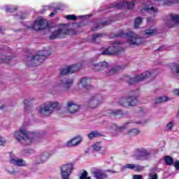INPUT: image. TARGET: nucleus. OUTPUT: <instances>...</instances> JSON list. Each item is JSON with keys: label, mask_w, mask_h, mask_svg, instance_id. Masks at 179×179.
Returning <instances> with one entry per match:
<instances>
[{"label": "nucleus", "mask_w": 179, "mask_h": 179, "mask_svg": "<svg viewBox=\"0 0 179 179\" xmlns=\"http://www.w3.org/2000/svg\"><path fill=\"white\" fill-rule=\"evenodd\" d=\"M53 28H50V31H52L50 38V40H55V38H65L66 36H73L76 34L73 29H69V25L66 24H62L58 26L54 31Z\"/></svg>", "instance_id": "nucleus-1"}, {"label": "nucleus", "mask_w": 179, "mask_h": 179, "mask_svg": "<svg viewBox=\"0 0 179 179\" xmlns=\"http://www.w3.org/2000/svg\"><path fill=\"white\" fill-rule=\"evenodd\" d=\"M34 134L27 131L24 126H22L19 131L14 133V136L18 142H21L25 146L27 145H31L34 141V137H33Z\"/></svg>", "instance_id": "nucleus-2"}, {"label": "nucleus", "mask_w": 179, "mask_h": 179, "mask_svg": "<svg viewBox=\"0 0 179 179\" xmlns=\"http://www.w3.org/2000/svg\"><path fill=\"white\" fill-rule=\"evenodd\" d=\"M92 69L96 72L101 71L105 76H113L120 69H122V67L118 66L116 68L110 69L108 63L106 62H101L98 64L92 65Z\"/></svg>", "instance_id": "nucleus-3"}, {"label": "nucleus", "mask_w": 179, "mask_h": 179, "mask_svg": "<svg viewBox=\"0 0 179 179\" xmlns=\"http://www.w3.org/2000/svg\"><path fill=\"white\" fill-rule=\"evenodd\" d=\"M115 37H122L123 38H126L127 43L130 45H139L140 44H142V38H140L136 34L132 31L125 33L124 31H120Z\"/></svg>", "instance_id": "nucleus-4"}, {"label": "nucleus", "mask_w": 179, "mask_h": 179, "mask_svg": "<svg viewBox=\"0 0 179 179\" xmlns=\"http://www.w3.org/2000/svg\"><path fill=\"white\" fill-rule=\"evenodd\" d=\"M153 153H155V150H153L140 148L134 150L132 157L136 159V160H150V157L153 156Z\"/></svg>", "instance_id": "nucleus-5"}, {"label": "nucleus", "mask_w": 179, "mask_h": 179, "mask_svg": "<svg viewBox=\"0 0 179 179\" xmlns=\"http://www.w3.org/2000/svg\"><path fill=\"white\" fill-rule=\"evenodd\" d=\"M58 108V102L48 101L41 106L38 109V114L41 117H48L54 112V110Z\"/></svg>", "instance_id": "nucleus-6"}, {"label": "nucleus", "mask_w": 179, "mask_h": 179, "mask_svg": "<svg viewBox=\"0 0 179 179\" xmlns=\"http://www.w3.org/2000/svg\"><path fill=\"white\" fill-rule=\"evenodd\" d=\"M155 76L154 72L145 71L142 73L141 74L136 75L135 77L125 76L124 78V80L127 82L129 85H135V83H138V82H142V80H145V79H148V78H152V76Z\"/></svg>", "instance_id": "nucleus-7"}, {"label": "nucleus", "mask_w": 179, "mask_h": 179, "mask_svg": "<svg viewBox=\"0 0 179 179\" xmlns=\"http://www.w3.org/2000/svg\"><path fill=\"white\" fill-rule=\"evenodd\" d=\"M51 55V52L49 50H42L38 52L36 55L34 56L31 59V64L32 66H38L44 62V60Z\"/></svg>", "instance_id": "nucleus-8"}, {"label": "nucleus", "mask_w": 179, "mask_h": 179, "mask_svg": "<svg viewBox=\"0 0 179 179\" xmlns=\"http://www.w3.org/2000/svg\"><path fill=\"white\" fill-rule=\"evenodd\" d=\"M118 52H124V48L120 45V42L113 43L111 46L106 48L103 52H101L102 55H111L115 54L118 55Z\"/></svg>", "instance_id": "nucleus-9"}, {"label": "nucleus", "mask_w": 179, "mask_h": 179, "mask_svg": "<svg viewBox=\"0 0 179 179\" xmlns=\"http://www.w3.org/2000/svg\"><path fill=\"white\" fill-rule=\"evenodd\" d=\"M122 107H135L138 104V99L135 96L122 98L119 102Z\"/></svg>", "instance_id": "nucleus-10"}, {"label": "nucleus", "mask_w": 179, "mask_h": 179, "mask_svg": "<svg viewBox=\"0 0 179 179\" xmlns=\"http://www.w3.org/2000/svg\"><path fill=\"white\" fill-rule=\"evenodd\" d=\"M82 68V64L66 66L60 70V75H68V73H75Z\"/></svg>", "instance_id": "nucleus-11"}, {"label": "nucleus", "mask_w": 179, "mask_h": 179, "mask_svg": "<svg viewBox=\"0 0 179 179\" xmlns=\"http://www.w3.org/2000/svg\"><path fill=\"white\" fill-rule=\"evenodd\" d=\"M110 8H116V9H134V8H135V1H122L119 3H115L112 4Z\"/></svg>", "instance_id": "nucleus-12"}, {"label": "nucleus", "mask_w": 179, "mask_h": 179, "mask_svg": "<svg viewBox=\"0 0 179 179\" xmlns=\"http://www.w3.org/2000/svg\"><path fill=\"white\" fill-rule=\"evenodd\" d=\"M62 172V179H69V176L73 171V164H67L63 165L61 168Z\"/></svg>", "instance_id": "nucleus-13"}, {"label": "nucleus", "mask_w": 179, "mask_h": 179, "mask_svg": "<svg viewBox=\"0 0 179 179\" xmlns=\"http://www.w3.org/2000/svg\"><path fill=\"white\" fill-rule=\"evenodd\" d=\"M73 84V80L66 81L65 78H60L54 85V87H64L65 89H69Z\"/></svg>", "instance_id": "nucleus-14"}, {"label": "nucleus", "mask_w": 179, "mask_h": 179, "mask_svg": "<svg viewBox=\"0 0 179 179\" xmlns=\"http://www.w3.org/2000/svg\"><path fill=\"white\" fill-rule=\"evenodd\" d=\"M89 82H90V79L86 77L83 78L78 83V89L82 92H87V90H90L93 87L89 85Z\"/></svg>", "instance_id": "nucleus-15"}, {"label": "nucleus", "mask_w": 179, "mask_h": 179, "mask_svg": "<svg viewBox=\"0 0 179 179\" xmlns=\"http://www.w3.org/2000/svg\"><path fill=\"white\" fill-rule=\"evenodd\" d=\"M45 21L43 20H36L34 22V25L32 27H27L28 29L31 30H44L45 29Z\"/></svg>", "instance_id": "nucleus-16"}, {"label": "nucleus", "mask_w": 179, "mask_h": 179, "mask_svg": "<svg viewBox=\"0 0 179 179\" xmlns=\"http://www.w3.org/2000/svg\"><path fill=\"white\" fill-rule=\"evenodd\" d=\"M103 101V96L101 94H97L94 96H92L89 102V106L91 108H94L97 107Z\"/></svg>", "instance_id": "nucleus-17"}, {"label": "nucleus", "mask_w": 179, "mask_h": 179, "mask_svg": "<svg viewBox=\"0 0 179 179\" xmlns=\"http://www.w3.org/2000/svg\"><path fill=\"white\" fill-rule=\"evenodd\" d=\"M51 157V153L48 152H44L41 153L36 157V164H41V163H45Z\"/></svg>", "instance_id": "nucleus-18"}, {"label": "nucleus", "mask_w": 179, "mask_h": 179, "mask_svg": "<svg viewBox=\"0 0 179 179\" xmlns=\"http://www.w3.org/2000/svg\"><path fill=\"white\" fill-rule=\"evenodd\" d=\"M92 173L96 179H106L108 177L107 173L101 169H94Z\"/></svg>", "instance_id": "nucleus-19"}, {"label": "nucleus", "mask_w": 179, "mask_h": 179, "mask_svg": "<svg viewBox=\"0 0 179 179\" xmlns=\"http://www.w3.org/2000/svg\"><path fill=\"white\" fill-rule=\"evenodd\" d=\"M127 169L134 170V171H142V170H143V166L138 164H127L122 167V171L127 170Z\"/></svg>", "instance_id": "nucleus-20"}, {"label": "nucleus", "mask_w": 179, "mask_h": 179, "mask_svg": "<svg viewBox=\"0 0 179 179\" xmlns=\"http://www.w3.org/2000/svg\"><path fill=\"white\" fill-rule=\"evenodd\" d=\"M80 142H82V138L75 137L67 141L66 143V146L67 148H75V146H78V145H80Z\"/></svg>", "instance_id": "nucleus-21"}, {"label": "nucleus", "mask_w": 179, "mask_h": 179, "mask_svg": "<svg viewBox=\"0 0 179 179\" xmlns=\"http://www.w3.org/2000/svg\"><path fill=\"white\" fill-rule=\"evenodd\" d=\"M10 163L14 164V166H18L19 167H24L25 166H27V164H26L24 160L19 158L11 159Z\"/></svg>", "instance_id": "nucleus-22"}, {"label": "nucleus", "mask_w": 179, "mask_h": 179, "mask_svg": "<svg viewBox=\"0 0 179 179\" xmlns=\"http://www.w3.org/2000/svg\"><path fill=\"white\" fill-rule=\"evenodd\" d=\"M169 18H170V20L166 22V24L171 29L174 27L171 24V23H179V15L171 14L169 15Z\"/></svg>", "instance_id": "nucleus-23"}, {"label": "nucleus", "mask_w": 179, "mask_h": 179, "mask_svg": "<svg viewBox=\"0 0 179 179\" xmlns=\"http://www.w3.org/2000/svg\"><path fill=\"white\" fill-rule=\"evenodd\" d=\"M67 108L69 111V113H71V114H73V113H76V111H78L80 108L79 105L72 102V101H69L67 103Z\"/></svg>", "instance_id": "nucleus-24"}, {"label": "nucleus", "mask_w": 179, "mask_h": 179, "mask_svg": "<svg viewBox=\"0 0 179 179\" xmlns=\"http://www.w3.org/2000/svg\"><path fill=\"white\" fill-rule=\"evenodd\" d=\"M93 150L95 152H101L102 153L106 152V148L105 147L101 145V142H96L92 146Z\"/></svg>", "instance_id": "nucleus-25"}, {"label": "nucleus", "mask_w": 179, "mask_h": 179, "mask_svg": "<svg viewBox=\"0 0 179 179\" xmlns=\"http://www.w3.org/2000/svg\"><path fill=\"white\" fill-rule=\"evenodd\" d=\"M158 10H159L157 9V8L153 6H152L151 8L145 6L141 9V13H143L144 12H148V13H150L151 15H153V13H157Z\"/></svg>", "instance_id": "nucleus-26"}, {"label": "nucleus", "mask_w": 179, "mask_h": 179, "mask_svg": "<svg viewBox=\"0 0 179 179\" xmlns=\"http://www.w3.org/2000/svg\"><path fill=\"white\" fill-rule=\"evenodd\" d=\"M24 110L26 113H31V100L29 99H25L24 101Z\"/></svg>", "instance_id": "nucleus-27"}, {"label": "nucleus", "mask_w": 179, "mask_h": 179, "mask_svg": "<svg viewBox=\"0 0 179 179\" xmlns=\"http://www.w3.org/2000/svg\"><path fill=\"white\" fill-rule=\"evenodd\" d=\"M111 20H108L104 22H100L99 24H96L94 27H92V31H95V30H99L101 29V26H106V24H110Z\"/></svg>", "instance_id": "nucleus-28"}, {"label": "nucleus", "mask_w": 179, "mask_h": 179, "mask_svg": "<svg viewBox=\"0 0 179 179\" xmlns=\"http://www.w3.org/2000/svg\"><path fill=\"white\" fill-rule=\"evenodd\" d=\"M155 34H157V29L149 28L144 31V37H150V36H155Z\"/></svg>", "instance_id": "nucleus-29"}, {"label": "nucleus", "mask_w": 179, "mask_h": 179, "mask_svg": "<svg viewBox=\"0 0 179 179\" xmlns=\"http://www.w3.org/2000/svg\"><path fill=\"white\" fill-rule=\"evenodd\" d=\"M66 19H67L68 20H78V19H83V17H85V15H79V16H76L75 15H66Z\"/></svg>", "instance_id": "nucleus-30"}, {"label": "nucleus", "mask_w": 179, "mask_h": 179, "mask_svg": "<svg viewBox=\"0 0 179 179\" xmlns=\"http://www.w3.org/2000/svg\"><path fill=\"white\" fill-rule=\"evenodd\" d=\"M6 11L12 13L15 12V10H17V7L16 6H10V5H6L5 6Z\"/></svg>", "instance_id": "nucleus-31"}, {"label": "nucleus", "mask_w": 179, "mask_h": 179, "mask_svg": "<svg viewBox=\"0 0 179 179\" xmlns=\"http://www.w3.org/2000/svg\"><path fill=\"white\" fill-rule=\"evenodd\" d=\"M8 61H10V56L0 55V63L8 64Z\"/></svg>", "instance_id": "nucleus-32"}, {"label": "nucleus", "mask_w": 179, "mask_h": 179, "mask_svg": "<svg viewBox=\"0 0 179 179\" xmlns=\"http://www.w3.org/2000/svg\"><path fill=\"white\" fill-rule=\"evenodd\" d=\"M164 159L166 166H171V164L174 163V159H173V158L170 156H165Z\"/></svg>", "instance_id": "nucleus-33"}, {"label": "nucleus", "mask_w": 179, "mask_h": 179, "mask_svg": "<svg viewBox=\"0 0 179 179\" xmlns=\"http://www.w3.org/2000/svg\"><path fill=\"white\" fill-rule=\"evenodd\" d=\"M98 136H101V134L96 131H92L88 134V138L90 139H94V138H98Z\"/></svg>", "instance_id": "nucleus-34"}, {"label": "nucleus", "mask_w": 179, "mask_h": 179, "mask_svg": "<svg viewBox=\"0 0 179 179\" xmlns=\"http://www.w3.org/2000/svg\"><path fill=\"white\" fill-rule=\"evenodd\" d=\"M100 37H103V34H94L92 35V43H97V41H100Z\"/></svg>", "instance_id": "nucleus-35"}, {"label": "nucleus", "mask_w": 179, "mask_h": 179, "mask_svg": "<svg viewBox=\"0 0 179 179\" xmlns=\"http://www.w3.org/2000/svg\"><path fill=\"white\" fill-rule=\"evenodd\" d=\"M174 121L168 122L164 128L165 131H171L173 127H174Z\"/></svg>", "instance_id": "nucleus-36"}, {"label": "nucleus", "mask_w": 179, "mask_h": 179, "mask_svg": "<svg viewBox=\"0 0 179 179\" xmlns=\"http://www.w3.org/2000/svg\"><path fill=\"white\" fill-rule=\"evenodd\" d=\"M141 23H142V18H141V17L136 18V20L134 21V28L138 29V27H139V26Z\"/></svg>", "instance_id": "nucleus-37"}, {"label": "nucleus", "mask_w": 179, "mask_h": 179, "mask_svg": "<svg viewBox=\"0 0 179 179\" xmlns=\"http://www.w3.org/2000/svg\"><path fill=\"white\" fill-rule=\"evenodd\" d=\"M160 2H163L164 5H171L173 0H155Z\"/></svg>", "instance_id": "nucleus-38"}, {"label": "nucleus", "mask_w": 179, "mask_h": 179, "mask_svg": "<svg viewBox=\"0 0 179 179\" xmlns=\"http://www.w3.org/2000/svg\"><path fill=\"white\" fill-rule=\"evenodd\" d=\"M159 99H161V103H164L166 101H170V100H171V98L169 97V96H159Z\"/></svg>", "instance_id": "nucleus-39"}, {"label": "nucleus", "mask_w": 179, "mask_h": 179, "mask_svg": "<svg viewBox=\"0 0 179 179\" xmlns=\"http://www.w3.org/2000/svg\"><path fill=\"white\" fill-rule=\"evenodd\" d=\"M139 134V130L137 129H132L129 131V135L134 136V135H138Z\"/></svg>", "instance_id": "nucleus-40"}, {"label": "nucleus", "mask_w": 179, "mask_h": 179, "mask_svg": "<svg viewBox=\"0 0 179 179\" xmlns=\"http://www.w3.org/2000/svg\"><path fill=\"white\" fill-rule=\"evenodd\" d=\"M80 179H92L90 177H87V172L86 171H84L80 177Z\"/></svg>", "instance_id": "nucleus-41"}, {"label": "nucleus", "mask_w": 179, "mask_h": 179, "mask_svg": "<svg viewBox=\"0 0 179 179\" xmlns=\"http://www.w3.org/2000/svg\"><path fill=\"white\" fill-rule=\"evenodd\" d=\"M59 9H62V8H55V9H54V12H52V13L49 15V16H50V17H54V16H55V13H57V12H58V10H59Z\"/></svg>", "instance_id": "nucleus-42"}, {"label": "nucleus", "mask_w": 179, "mask_h": 179, "mask_svg": "<svg viewBox=\"0 0 179 179\" xmlns=\"http://www.w3.org/2000/svg\"><path fill=\"white\" fill-rule=\"evenodd\" d=\"M6 143V140L3 138L1 136H0V147L3 146Z\"/></svg>", "instance_id": "nucleus-43"}, {"label": "nucleus", "mask_w": 179, "mask_h": 179, "mask_svg": "<svg viewBox=\"0 0 179 179\" xmlns=\"http://www.w3.org/2000/svg\"><path fill=\"white\" fill-rule=\"evenodd\" d=\"M154 103H155V104H160V103H162V100L160 99V97L156 98V99L154 100Z\"/></svg>", "instance_id": "nucleus-44"}, {"label": "nucleus", "mask_w": 179, "mask_h": 179, "mask_svg": "<svg viewBox=\"0 0 179 179\" xmlns=\"http://www.w3.org/2000/svg\"><path fill=\"white\" fill-rule=\"evenodd\" d=\"M150 179H157V174H153L150 173L149 175Z\"/></svg>", "instance_id": "nucleus-45"}, {"label": "nucleus", "mask_w": 179, "mask_h": 179, "mask_svg": "<svg viewBox=\"0 0 179 179\" xmlns=\"http://www.w3.org/2000/svg\"><path fill=\"white\" fill-rule=\"evenodd\" d=\"M143 176L142 175H134L133 179H142Z\"/></svg>", "instance_id": "nucleus-46"}, {"label": "nucleus", "mask_w": 179, "mask_h": 179, "mask_svg": "<svg viewBox=\"0 0 179 179\" xmlns=\"http://www.w3.org/2000/svg\"><path fill=\"white\" fill-rule=\"evenodd\" d=\"M173 94H176V96H179V89H174L173 90Z\"/></svg>", "instance_id": "nucleus-47"}, {"label": "nucleus", "mask_w": 179, "mask_h": 179, "mask_svg": "<svg viewBox=\"0 0 179 179\" xmlns=\"http://www.w3.org/2000/svg\"><path fill=\"white\" fill-rule=\"evenodd\" d=\"M111 128H112V129H113V131H117L118 130V127H117V124H112Z\"/></svg>", "instance_id": "nucleus-48"}, {"label": "nucleus", "mask_w": 179, "mask_h": 179, "mask_svg": "<svg viewBox=\"0 0 179 179\" xmlns=\"http://www.w3.org/2000/svg\"><path fill=\"white\" fill-rule=\"evenodd\" d=\"M174 167L175 169H176L177 170H179V161H176L174 163Z\"/></svg>", "instance_id": "nucleus-49"}, {"label": "nucleus", "mask_w": 179, "mask_h": 179, "mask_svg": "<svg viewBox=\"0 0 179 179\" xmlns=\"http://www.w3.org/2000/svg\"><path fill=\"white\" fill-rule=\"evenodd\" d=\"M106 173H110L111 174H115V173H117V171L110 170V169H108L106 171Z\"/></svg>", "instance_id": "nucleus-50"}, {"label": "nucleus", "mask_w": 179, "mask_h": 179, "mask_svg": "<svg viewBox=\"0 0 179 179\" xmlns=\"http://www.w3.org/2000/svg\"><path fill=\"white\" fill-rule=\"evenodd\" d=\"M153 20V19L149 17L147 19V23H150V22H152Z\"/></svg>", "instance_id": "nucleus-51"}, {"label": "nucleus", "mask_w": 179, "mask_h": 179, "mask_svg": "<svg viewBox=\"0 0 179 179\" xmlns=\"http://www.w3.org/2000/svg\"><path fill=\"white\" fill-rule=\"evenodd\" d=\"M120 113V111L118 110L117 112H113L112 114H113V115H118V113Z\"/></svg>", "instance_id": "nucleus-52"}, {"label": "nucleus", "mask_w": 179, "mask_h": 179, "mask_svg": "<svg viewBox=\"0 0 179 179\" xmlns=\"http://www.w3.org/2000/svg\"><path fill=\"white\" fill-rule=\"evenodd\" d=\"M158 51H163V47H161L160 48H159Z\"/></svg>", "instance_id": "nucleus-53"}, {"label": "nucleus", "mask_w": 179, "mask_h": 179, "mask_svg": "<svg viewBox=\"0 0 179 179\" xmlns=\"http://www.w3.org/2000/svg\"><path fill=\"white\" fill-rule=\"evenodd\" d=\"M3 107H5V106H0V110H2V108H3Z\"/></svg>", "instance_id": "nucleus-54"}, {"label": "nucleus", "mask_w": 179, "mask_h": 179, "mask_svg": "<svg viewBox=\"0 0 179 179\" xmlns=\"http://www.w3.org/2000/svg\"><path fill=\"white\" fill-rule=\"evenodd\" d=\"M11 174H14L15 171L10 172Z\"/></svg>", "instance_id": "nucleus-55"}, {"label": "nucleus", "mask_w": 179, "mask_h": 179, "mask_svg": "<svg viewBox=\"0 0 179 179\" xmlns=\"http://www.w3.org/2000/svg\"><path fill=\"white\" fill-rule=\"evenodd\" d=\"M140 114H143V112H140Z\"/></svg>", "instance_id": "nucleus-56"}, {"label": "nucleus", "mask_w": 179, "mask_h": 179, "mask_svg": "<svg viewBox=\"0 0 179 179\" xmlns=\"http://www.w3.org/2000/svg\"><path fill=\"white\" fill-rule=\"evenodd\" d=\"M0 31H1V28H0Z\"/></svg>", "instance_id": "nucleus-57"}]
</instances>
